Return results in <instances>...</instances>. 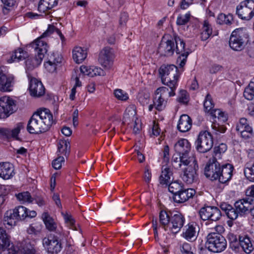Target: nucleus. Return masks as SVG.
<instances>
[{"mask_svg": "<svg viewBox=\"0 0 254 254\" xmlns=\"http://www.w3.org/2000/svg\"><path fill=\"white\" fill-rule=\"evenodd\" d=\"M174 42L171 40L165 41L162 39L158 48V52L162 56L170 57L173 55L175 51L179 55L177 58V63L180 67H183L186 63L187 58L190 53L189 49L185 48V43L179 37L175 36Z\"/></svg>", "mask_w": 254, "mask_h": 254, "instance_id": "nucleus-1", "label": "nucleus"}, {"mask_svg": "<svg viewBox=\"0 0 254 254\" xmlns=\"http://www.w3.org/2000/svg\"><path fill=\"white\" fill-rule=\"evenodd\" d=\"M52 123L53 115L49 110H38L28 121L27 129L31 134L42 133L48 131Z\"/></svg>", "mask_w": 254, "mask_h": 254, "instance_id": "nucleus-2", "label": "nucleus"}, {"mask_svg": "<svg viewBox=\"0 0 254 254\" xmlns=\"http://www.w3.org/2000/svg\"><path fill=\"white\" fill-rule=\"evenodd\" d=\"M54 32L60 37L62 41H64V36L61 31L54 25H49L47 30L40 37L30 44V47L34 49L35 53V57L31 61L33 67H37L41 64L44 58L45 54L47 53L48 51L47 44L46 41L42 40L43 38L50 35Z\"/></svg>", "mask_w": 254, "mask_h": 254, "instance_id": "nucleus-3", "label": "nucleus"}, {"mask_svg": "<svg viewBox=\"0 0 254 254\" xmlns=\"http://www.w3.org/2000/svg\"><path fill=\"white\" fill-rule=\"evenodd\" d=\"M159 73L163 84L170 89L176 90L178 85V67L174 64L163 65L159 69Z\"/></svg>", "mask_w": 254, "mask_h": 254, "instance_id": "nucleus-4", "label": "nucleus"}, {"mask_svg": "<svg viewBox=\"0 0 254 254\" xmlns=\"http://www.w3.org/2000/svg\"><path fill=\"white\" fill-rule=\"evenodd\" d=\"M249 41V35L246 28H240L234 30L229 39L230 47L235 51H242Z\"/></svg>", "mask_w": 254, "mask_h": 254, "instance_id": "nucleus-5", "label": "nucleus"}, {"mask_svg": "<svg viewBox=\"0 0 254 254\" xmlns=\"http://www.w3.org/2000/svg\"><path fill=\"white\" fill-rule=\"evenodd\" d=\"M175 90L166 87H161L156 90L155 97L154 99V105L156 110H163L166 107L169 97L175 95Z\"/></svg>", "mask_w": 254, "mask_h": 254, "instance_id": "nucleus-6", "label": "nucleus"}, {"mask_svg": "<svg viewBox=\"0 0 254 254\" xmlns=\"http://www.w3.org/2000/svg\"><path fill=\"white\" fill-rule=\"evenodd\" d=\"M213 140L211 134L208 131H201L195 141L196 150L202 153L209 151L213 147Z\"/></svg>", "mask_w": 254, "mask_h": 254, "instance_id": "nucleus-7", "label": "nucleus"}, {"mask_svg": "<svg viewBox=\"0 0 254 254\" xmlns=\"http://www.w3.org/2000/svg\"><path fill=\"white\" fill-rule=\"evenodd\" d=\"M236 13L243 20L252 19L254 16V0H246L240 2L237 6Z\"/></svg>", "mask_w": 254, "mask_h": 254, "instance_id": "nucleus-8", "label": "nucleus"}, {"mask_svg": "<svg viewBox=\"0 0 254 254\" xmlns=\"http://www.w3.org/2000/svg\"><path fill=\"white\" fill-rule=\"evenodd\" d=\"M16 109L14 101L8 96L0 98V118H5L12 114Z\"/></svg>", "mask_w": 254, "mask_h": 254, "instance_id": "nucleus-9", "label": "nucleus"}, {"mask_svg": "<svg viewBox=\"0 0 254 254\" xmlns=\"http://www.w3.org/2000/svg\"><path fill=\"white\" fill-rule=\"evenodd\" d=\"M221 166L215 158L210 159L206 164L204 172L206 178L211 181L218 180Z\"/></svg>", "mask_w": 254, "mask_h": 254, "instance_id": "nucleus-10", "label": "nucleus"}, {"mask_svg": "<svg viewBox=\"0 0 254 254\" xmlns=\"http://www.w3.org/2000/svg\"><path fill=\"white\" fill-rule=\"evenodd\" d=\"M201 219L204 221L211 220L216 221L221 217L220 209L215 206H207L201 208L199 212Z\"/></svg>", "mask_w": 254, "mask_h": 254, "instance_id": "nucleus-11", "label": "nucleus"}, {"mask_svg": "<svg viewBox=\"0 0 254 254\" xmlns=\"http://www.w3.org/2000/svg\"><path fill=\"white\" fill-rule=\"evenodd\" d=\"M114 58L113 49L110 47H106L101 51L98 61L104 68L109 69L112 66Z\"/></svg>", "mask_w": 254, "mask_h": 254, "instance_id": "nucleus-12", "label": "nucleus"}, {"mask_svg": "<svg viewBox=\"0 0 254 254\" xmlns=\"http://www.w3.org/2000/svg\"><path fill=\"white\" fill-rule=\"evenodd\" d=\"M198 165L196 164V161L193 160L192 163L184 171L182 177L183 180L188 184H191L196 181L198 178V175L196 173Z\"/></svg>", "mask_w": 254, "mask_h": 254, "instance_id": "nucleus-13", "label": "nucleus"}, {"mask_svg": "<svg viewBox=\"0 0 254 254\" xmlns=\"http://www.w3.org/2000/svg\"><path fill=\"white\" fill-rule=\"evenodd\" d=\"M14 76L13 75L5 73L0 71V91L9 92L12 90L14 84Z\"/></svg>", "mask_w": 254, "mask_h": 254, "instance_id": "nucleus-14", "label": "nucleus"}, {"mask_svg": "<svg viewBox=\"0 0 254 254\" xmlns=\"http://www.w3.org/2000/svg\"><path fill=\"white\" fill-rule=\"evenodd\" d=\"M226 239H207L205 243V247L209 251L213 253H220L223 251L226 248Z\"/></svg>", "mask_w": 254, "mask_h": 254, "instance_id": "nucleus-15", "label": "nucleus"}, {"mask_svg": "<svg viewBox=\"0 0 254 254\" xmlns=\"http://www.w3.org/2000/svg\"><path fill=\"white\" fill-rule=\"evenodd\" d=\"M254 205V198L247 196L246 198L237 201L235 203V207L240 215H243L249 212Z\"/></svg>", "mask_w": 254, "mask_h": 254, "instance_id": "nucleus-16", "label": "nucleus"}, {"mask_svg": "<svg viewBox=\"0 0 254 254\" xmlns=\"http://www.w3.org/2000/svg\"><path fill=\"white\" fill-rule=\"evenodd\" d=\"M43 245L47 251L51 254H56L62 249L61 239H43Z\"/></svg>", "mask_w": 254, "mask_h": 254, "instance_id": "nucleus-17", "label": "nucleus"}, {"mask_svg": "<svg viewBox=\"0 0 254 254\" xmlns=\"http://www.w3.org/2000/svg\"><path fill=\"white\" fill-rule=\"evenodd\" d=\"M189 153L179 154L177 156L174 155L172 158V165L176 169H180L182 165L189 166L194 159L189 156Z\"/></svg>", "mask_w": 254, "mask_h": 254, "instance_id": "nucleus-18", "label": "nucleus"}, {"mask_svg": "<svg viewBox=\"0 0 254 254\" xmlns=\"http://www.w3.org/2000/svg\"><path fill=\"white\" fill-rule=\"evenodd\" d=\"M29 91L31 96L39 97L45 94V88L41 82L35 78H31L29 83Z\"/></svg>", "mask_w": 254, "mask_h": 254, "instance_id": "nucleus-19", "label": "nucleus"}, {"mask_svg": "<svg viewBox=\"0 0 254 254\" xmlns=\"http://www.w3.org/2000/svg\"><path fill=\"white\" fill-rule=\"evenodd\" d=\"M236 130L241 133V136L244 138H249L253 135L252 127L247 123L245 118L240 119L236 126Z\"/></svg>", "mask_w": 254, "mask_h": 254, "instance_id": "nucleus-20", "label": "nucleus"}, {"mask_svg": "<svg viewBox=\"0 0 254 254\" xmlns=\"http://www.w3.org/2000/svg\"><path fill=\"white\" fill-rule=\"evenodd\" d=\"M234 167L232 165L227 163L221 166L218 181L224 184L229 182L232 178Z\"/></svg>", "mask_w": 254, "mask_h": 254, "instance_id": "nucleus-21", "label": "nucleus"}, {"mask_svg": "<svg viewBox=\"0 0 254 254\" xmlns=\"http://www.w3.org/2000/svg\"><path fill=\"white\" fill-rule=\"evenodd\" d=\"M184 222L185 218L181 213L174 214L171 218L169 227L171 233L176 234L179 232L184 225Z\"/></svg>", "mask_w": 254, "mask_h": 254, "instance_id": "nucleus-22", "label": "nucleus"}, {"mask_svg": "<svg viewBox=\"0 0 254 254\" xmlns=\"http://www.w3.org/2000/svg\"><path fill=\"white\" fill-rule=\"evenodd\" d=\"M241 247L247 254L251 253L254 249L250 239H233L230 242V247L238 249Z\"/></svg>", "mask_w": 254, "mask_h": 254, "instance_id": "nucleus-23", "label": "nucleus"}, {"mask_svg": "<svg viewBox=\"0 0 254 254\" xmlns=\"http://www.w3.org/2000/svg\"><path fill=\"white\" fill-rule=\"evenodd\" d=\"M11 248L13 249L12 254H36L35 249L27 244L25 240L16 246L11 245Z\"/></svg>", "mask_w": 254, "mask_h": 254, "instance_id": "nucleus-24", "label": "nucleus"}, {"mask_svg": "<svg viewBox=\"0 0 254 254\" xmlns=\"http://www.w3.org/2000/svg\"><path fill=\"white\" fill-rule=\"evenodd\" d=\"M195 193V191L192 189H186L185 187L175 196L173 199L175 202L178 203L185 202L190 198H192Z\"/></svg>", "mask_w": 254, "mask_h": 254, "instance_id": "nucleus-25", "label": "nucleus"}, {"mask_svg": "<svg viewBox=\"0 0 254 254\" xmlns=\"http://www.w3.org/2000/svg\"><path fill=\"white\" fill-rule=\"evenodd\" d=\"M14 175V167L12 164L8 162L0 163V177L7 180Z\"/></svg>", "mask_w": 254, "mask_h": 254, "instance_id": "nucleus-26", "label": "nucleus"}, {"mask_svg": "<svg viewBox=\"0 0 254 254\" xmlns=\"http://www.w3.org/2000/svg\"><path fill=\"white\" fill-rule=\"evenodd\" d=\"M174 149L177 154L189 153L190 151V144L187 139L182 138L175 144Z\"/></svg>", "mask_w": 254, "mask_h": 254, "instance_id": "nucleus-27", "label": "nucleus"}, {"mask_svg": "<svg viewBox=\"0 0 254 254\" xmlns=\"http://www.w3.org/2000/svg\"><path fill=\"white\" fill-rule=\"evenodd\" d=\"M192 121L190 118L187 115H183L181 116L177 128L178 130L182 132H185L189 131L191 127Z\"/></svg>", "mask_w": 254, "mask_h": 254, "instance_id": "nucleus-28", "label": "nucleus"}, {"mask_svg": "<svg viewBox=\"0 0 254 254\" xmlns=\"http://www.w3.org/2000/svg\"><path fill=\"white\" fill-rule=\"evenodd\" d=\"M87 52L86 49L80 47H75L72 51V57L74 62L77 64L82 63L86 58Z\"/></svg>", "mask_w": 254, "mask_h": 254, "instance_id": "nucleus-29", "label": "nucleus"}, {"mask_svg": "<svg viewBox=\"0 0 254 254\" xmlns=\"http://www.w3.org/2000/svg\"><path fill=\"white\" fill-rule=\"evenodd\" d=\"M58 4V0H40L38 6L40 12L45 13Z\"/></svg>", "mask_w": 254, "mask_h": 254, "instance_id": "nucleus-30", "label": "nucleus"}, {"mask_svg": "<svg viewBox=\"0 0 254 254\" xmlns=\"http://www.w3.org/2000/svg\"><path fill=\"white\" fill-rule=\"evenodd\" d=\"M3 221L4 224L14 226L18 220L14 209L7 210L4 214Z\"/></svg>", "mask_w": 254, "mask_h": 254, "instance_id": "nucleus-31", "label": "nucleus"}, {"mask_svg": "<svg viewBox=\"0 0 254 254\" xmlns=\"http://www.w3.org/2000/svg\"><path fill=\"white\" fill-rule=\"evenodd\" d=\"M173 173L170 168L163 166L161 175L159 178L160 183L162 185H168L171 181Z\"/></svg>", "mask_w": 254, "mask_h": 254, "instance_id": "nucleus-32", "label": "nucleus"}, {"mask_svg": "<svg viewBox=\"0 0 254 254\" xmlns=\"http://www.w3.org/2000/svg\"><path fill=\"white\" fill-rule=\"evenodd\" d=\"M136 110L134 107H129L127 108L124 116V123L130 124V121L136 120Z\"/></svg>", "mask_w": 254, "mask_h": 254, "instance_id": "nucleus-33", "label": "nucleus"}, {"mask_svg": "<svg viewBox=\"0 0 254 254\" xmlns=\"http://www.w3.org/2000/svg\"><path fill=\"white\" fill-rule=\"evenodd\" d=\"M42 218L44 222L46 228L50 231H54L57 228L56 224L54 219L50 216L48 212L43 213Z\"/></svg>", "mask_w": 254, "mask_h": 254, "instance_id": "nucleus-34", "label": "nucleus"}, {"mask_svg": "<svg viewBox=\"0 0 254 254\" xmlns=\"http://www.w3.org/2000/svg\"><path fill=\"white\" fill-rule=\"evenodd\" d=\"M70 149L69 142L66 140H60L58 145V155L66 156L69 154Z\"/></svg>", "mask_w": 254, "mask_h": 254, "instance_id": "nucleus-35", "label": "nucleus"}, {"mask_svg": "<svg viewBox=\"0 0 254 254\" xmlns=\"http://www.w3.org/2000/svg\"><path fill=\"white\" fill-rule=\"evenodd\" d=\"M200 34L201 39L202 41L207 40L212 34V28L207 20H204Z\"/></svg>", "mask_w": 254, "mask_h": 254, "instance_id": "nucleus-36", "label": "nucleus"}, {"mask_svg": "<svg viewBox=\"0 0 254 254\" xmlns=\"http://www.w3.org/2000/svg\"><path fill=\"white\" fill-rule=\"evenodd\" d=\"M169 184L168 190L173 194V196H175L184 188V184L181 181H176Z\"/></svg>", "mask_w": 254, "mask_h": 254, "instance_id": "nucleus-37", "label": "nucleus"}, {"mask_svg": "<svg viewBox=\"0 0 254 254\" xmlns=\"http://www.w3.org/2000/svg\"><path fill=\"white\" fill-rule=\"evenodd\" d=\"M25 55L23 50L19 48L14 51L9 59H7V62L12 63L15 62H19L25 59Z\"/></svg>", "mask_w": 254, "mask_h": 254, "instance_id": "nucleus-38", "label": "nucleus"}, {"mask_svg": "<svg viewBox=\"0 0 254 254\" xmlns=\"http://www.w3.org/2000/svg\"><path fill=\"white\" fill-rule=\"evenodd\" d=\"M233 20V17L232 14L226 15L224 13H221L217 17V23L220 25L226 24L230 25L232 24Z\"/></svg>", "mask_w": 254, "mask_h": 254, "instance_id": "nucleus-39", "label": "nucleus"}, {"mask_svg": "<svg viewBox=\"0 0 254 254\" xmlns=\"http://www.w3.org/2000/svg\"><path fill=\"white\" fill-rule=\"evenodd\" d=\"M159 221L161 225L163 226L165 230L169 227L170 223V219L168 213L163 210H161L159 213Z\"/></svg>", "mask_w": 254, "mask_h": 254, "instance_id": "nucleus-40", "label": "nucleus"}, {"mask_svg": "<svg viewBox=\"0 0 254 254\" xmlns=\"http://www.w3.org/2000/svg\"><path fill=\"white\" fill-rule=\"evenodd\" d=\"M199 228L196 224L194 226L193 224H189L188 228L184 233L186 238H191L194 237H197L198 230Z\"/></svg>", "mask_w": 254, "mask_h": 254, "instance_id": "nucleus-41", "label": "nucleus"}, {"mask_svg": "<svg viewBox=\"0 0 254 254\" xmlns=\"http://www.w3.org/2000/svg\"><path fill=\"white\" fill-rule=\"evenodd\" d=\"M227 150V145L224 143H221L213 149V155L212 158L217 159L221 158V154L224 153Z\"/></svg>", "mask_w": 254, "mask_h": 254, "instance_id": "nucleus-42", "label": "nucleus"}, {"mask_svg": "<svg viewBox=\"0 0 254 254\" xmlns=\"http://www.w3.org/2000/svg\"><path fill=\"white\" fill-rule=\"evenodd\" d=\"M244 96L248 100H252L254 97V79L251 81L249 85L245 88Z\"/></svg>", "mask_w": 254, "mask_h": 254, "instance_id": "nucleus-43", "label": "nucleus"}, {"mask_svg": "<svg viewBox=\"0 0 254 254\" xmlns=\"http://www.w3.org/2000/svg\"><path fill=\"white\" fill-rule=\"evenodd\" d=\"M18 220H22L27 217L28 209L23 206H19L14 208Z\"/></svg>", "mask_w": 254, "mask_h": 254, "instance_id": "nucleus-44", "label": "nucleus"}, {"mask_svg": "<svg viewBox=\"0 0 254 254\" xmlns=\"http://www.w3.org/2000/svg\"><path fill=\"white\" fill-rule=\"evenodd\" d=\"M47 63H54L56 64H59L62 62V57L57 53H49L48 54L47 57L46 59Z\"/></svg>", "mask_w": 254, "mask_h": 254, "instance_id": "nucleus-45", "label": "nucleus"}, {"mask_svg": "<svg viewBox=\"0 0 254 254\" xmlns=\"http://www.w3.org/2000/svg\"><path fill=\"white\" fill-rule=\"evenodd\" d=\"M17 199L23 202H32L34 199L28 191H24L15 195Z\"/></svg>", "mask_w": 254, "mask_h": 254, "instance_id": "nucleus-46", "label": "nucleus"}, {"mask_svg": "<svg viewBox=\"0 0 254 254\" xmlns=\"http://www.w3.org/2000/svg\"><path fill=\"white\" fill-rule=\"evenodd\" d=\"M204 108L206 112H211L213 110L214 104L211 95L207 94L203 103Z\"/></svg>", "mask_w": 254, "mask_h": 254, "instance_id": "nucleus-47", "label": "nucleus"}, {"mask_svg": "<svg viewBox=\"0 0 254 254\" xmlns=\"http://www.w3.org/2000/svg\"><path fill=\"white\" fill-rule=\"evenodd\" d=\"M11 245H14L10 243V239H0V252L4 251L6 250L11 251L12 254L13 253V248Z\"/></svg>", "mask_w": 254, "mask_h": 254, "instance_id": "nucleus-48", "label": "nucleus"}, {"mask_svg": "<svg viewBox=\"0 0 254 254\" xmlns=\"http://www.w3.org/2000/svg\"><path fill=\"white\" fill-rule=\"evenodd\" d=\"M64 218L65 223L67 224V226L69 227L70 229H72L73 230H78V228L75 224V221L73 219L72 217L66 213L63 214Z\"/></svg>", "mask_w": 254, "mask_h": 254, "instance_id": "nucleus-49", "label": "nucleus"}, {"mask_svg": "<svg viewBox=\"0 0 254 254\" xmlns=\"http://www.w3.org/2000/svg\"><path fill=\"white\" fill-rule=\"evenodd\" d=\"M244 174L249 181L254 182V163L251 167L245 168Z\"/></svg>", "mask_w": 254, "mask_h": 254, "instance_id": "nucleus-50", "label": "nucleus"}, {"mask_svg": "<svg viewBox=\"0 0 254 254\" xmlns=\"http://www.w3.org/2000/svg\"><path fill=\"white\" fill-rule=\"evenodd\" d=\"M190 16V13H186L185 15H179L176 21L177 24L178 25H185L189 21Z\"/></svg>", "mask_w": 254, "mask_h": 254, "instance_id": "nucleus-51", "label": "nucleus"}, {"mask_svg": "<svg viewBox=\"0 0 254 254\" xmlns=\"http://www.w3.org/2000/svg\"><path fill=\"white\" fill-rule=\"evenodd\" d=\"M213 133L215 134L224 133L226 130V128L223 126H220L219 124L213 123L211 125Z\"/></svg>", "mask_w": 254, "mask_h": 254, "instance_id": "nucleus-52", "label": "nucleus"}, {"mask_svg": "<svg viewBox=\"0 0 254 254\" xmlns=\"http://www.w3.org/2000/svg\"><path fill=\"white\" fill-rule=\"evenodd\" d=\"M91 72L90 73V76L93 77L96 75H105L104 71L102 68L99 67H91Z\"/></svg>", "mask_w": 254, "mask_h": 254, "instance_id": "nucleus-53", "label": "nucleus"}, {"mask_svg": "<svg viewBox=\"0 0 254 254\" xmlns=\"http://www.w3.org/2000/svg\"><path fill=\"white\" fill-rule=\"evenodd\" d=\"M239 214V213L236 208H234L232 206L231 209H230L226 213L227 217L231 220L236 219L238 217Z\"/></svg>", "mask_w": 254, "mask_h": 254, "instance_id": "nucleus-54", "label": "nucleus"}, {"mask_svg": "<svg viewBox=\"0 0 254 254\" xmlns=\"http://www.w3.org/2000/svg\"><path fill=\"white\" fill-rule=\"evenodd\" d=\"M115 97L119 100H126L128 98L127 94L124 93L121 89H116L114 91Z\"/></svg>", "mask_w": 254, "mask_h": 254, "instance_id": "nucleus-55", "label": "nucleus"}, {"mask_svg": "<svg viewBox=\"0 0 254 254\" xmlns=\"http://www.w3.org/2000/svg\"><path fill=\"white\" fill-rule=\"evenodd\" d=\"M64 161V159L63 156H59L52 162L53 168L56 170L60 169L62 167V163Z\"/></svg>", "mask_w": 254, "mask_h": 254, "instance_id": "nucleus-56", "label": "nucleus"}, {"mask_svg": "<svg viewBox=\"0 0 254 254\" xmlns=\"http://www.w3.org/2000/svg\"><path fill=\"white\" fill-rule=\"evenodd\" d=\"M177 100L183 104H186L188 102V97L187 95V92L186 90H181L180 92L179 97L178 98Z\"/></svg>", "mask_w": 254, "mask_h": 254, "instance_id": "nucleus-57", "label": "nucleus"}, {"mask_svg": "<svg viewBox=\"0 0 254 254\" xmlns=\"http://www.w3.org/2000/svg\"><path fill=\"white\" fill-rule=\"evenodd\" d=\"M130 124H131V126H133V132L135 134L138 133L141 128L139 120L137 119L136 120L132 121V123H130Z\"/></svg>", "mask_w": 254, "mask_h": 254, "instance_id": "nucleus-58", "label": "nucleus"}, {"mask_svg": "<svg viewBox=\"0 0 254 254\" xmlns=\"http://www.w3.org/2000/svg\"><path fill=\"white\" fill-rule=\"evenodd\" d=\"M138 101L142 105H147L149 101V95L148 94H140L138 96Z\"/></svg>", "mask_w": 254, "mask_h": 254, "instance_id": "nucleus-59", "label": "nucleus"}, {"mask_svg": "<svg viewBox=\"0 0 254 254\" xmlns=\"http://www.w3.org/2000/svg\"><path fill=\"white\" fill-rule=\"evenodd\" d=\"M58 64L54 63H49L45 62L44 66L45 68L50 72H54L56 70Z\"/></svg>", "mask_w": 254, "mask_h": 254, "instance_id": "nucleus-60", "label": "nucleus"}, {"mask_svg": "<svg viewBox=\"0 0 254 254\" xmlns=\"http://www.w3.org/2000/svg\"><path fill=\"white\" fill-rule=\"evenodd\" d=\"M163 161L166 163H168L169 161V148L168 145L164 146L163 149Z\"/></svg>", "mask_w": 254, "mask_h": 254, "instance_id": "nucleus-61", "label": "nucleus"}, {"mask_svg": "<svg viewBox=\"0 0 254 254\" xmlns=\"http://www.w3.org/2000/svg\"><path fill=\"white\" fill-rule=\"evenodd\" d=\"M222 69V66L219 64H213L210 68L209 72L211 74H214L218 71H221Z\"/></svg>", "mask_w": 254, "mask_h": 254, "instance_id": "nucleus-62", "label": "nucleus"}, {"mask_svg": "<svg viewBox=\"0 0 254 254\" xmlns=\"http://www.w3.org/2000/svg\"><path fill=\"white\" fill-rule=\"evenodd\" d=\"M191 247L190 245L188 243H184L182 247L181 252L182 254H189V253H193L190 251Z\"/></svg>", "mask_w": 254, "mask_h": 254, "instance_id": "nucleus-63", "label": "nucleus"}, {"mask_svg": "<svg viewBox=\"0 0 254 254\" xmlns=\"http://www.w3.org/2000/svg\"><path fill=\"white\" fill-rule=\"evenodd\" d=\"M128 15L126 12H123L121 14L119 20V24L121 26L124 25L127 20Z\"/></svg>", "mask_w": 254, "mask_h": 254, "instance_id": "nucleus-64", "label": "nucleus"}]
</instances>
